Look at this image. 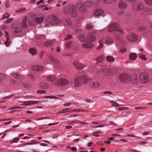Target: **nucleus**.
I'll return each instance as SVG.
<instances>
[{"instance_id": "obj_1", "label": "nucleus", "mask_w": 152, "mask_h": 152, "mask_svg": "<svg viewBox=\"0 0 152 152\" xmlns=\"http://www.w3.org/2000/svg\"><path fill=\"white\" fill-rule=\"evenodd\" d=\"M78 39L80 41H84L85 43L82 45V47L84 48H90L93 46V44L90 42L94 41L96 39V37L92 33L89 34L86 37L84 35L82 34L79 36Z\"/></svg>"}, {"instance_id": "obj_2", "label": "nucleus", "mask_w": 152, "mask_h": 152, "mask_svg": "<svg viewBox=\"0 0 152 152\" xmlns=\"http://www.w3.org/2000/svg\"><path fill=\"white\" fill-rule=\"evenodd\" d=\"M114 31H116L119 34H118V33H116L115 35V37L117 39H118L120 34L124 33L123 31L119 28L118 25L116 23H112L108 26L107 31L108 32Z\"/></svg>"}, {"instance_id": "obj_3", "label": "nucleus", "mask_w": 152, "mask_h": 152, "mask_svg": "<svg viewBox=\"0 0 152 152\" xmlns=\"http://www.w3.org/2000/svg\"><path fill=\"white\" fill-rule=\"evenodd\" d=\"M64 13L67 15H70L73 17H76L77 15L75 6L74 5L69 6L68 8H65Z\"/></svg>"}, {"instance_id": "obj_4", "label": "nucleus", "mask_w": 152, "mask_h": 152, "mask_svg": "<svg viewBox=\"0 0 152 152\" xmlns=\"http://www.w3.org/2000/svg\"><path fill=\"white\" fill-rule=\"evenodd\" d=\"M89 78L85 75L82 77H79L74 79V84L76 86H80L82 83L85 84L89 80Z\"/></svg>"}, {"instance_id": "obj_5", "label": "nucleus", "mask_w": 152, "mask_h": 152, "mask_svg": "<svg viewBox=\"0 0 152 152\" xmlns=\"http://www.w3.org/2000/svg\"><path fill=\"white\" fill-rule=\"evenodd\" d=\"M45 20L48 23L52 24H58L61 22L60 19L58 17L54 15L46 17Z\"/></svg>"}, {"instance_id": "obj_6", "label": "nucleus", "mask_w": 152, "mask_h": 152, "mask_svg": "<svg viewBox=\"0 0 152 152\" xmlns=\"http://www.w3.org/2000/svg\"><path fill=\"white\" fill-rule=\"evenodd\" d=\"M112 40L111 38L106 37L105 38H101L99 41V46L97 47L96 49L99 50L103 47V44H109L112 42Z\"/></svg>"}, {"instance_id": "obj_7", "label": "nucleus", "mask_w": 152, "mask_h": 152, "mask_svg": "<svg viewBox=\"0 0 152 152\" xmlns=\"http://www.w3.org/2000/svg\"><path fill=\"white\" fill-rule=\"evenodd\" d=\"M11 29L12 32L15 34H18L21 31V28L18 24L17 22H15L12 23Z\"/></svg>"}, {"instance_id": "obj_8", "label": "nucleus", "mask_w": 152, "mask_h": 152, "mask_svg": "<svg viewBox=\"0 0 152 152\" xmlns=\"http://www.w3.org/2000/svg\"><path fill=\"white\" fill-rule=\"evenodd\" d=\"M143 4L141 2H137L134 3L132 5V9L135 11L140 10L144 8Z\"/></svg>"}, {"instance_id": "obj_9", "label": "nucleus", "mask_w": 152, "mask_h": 152, "mask_svg": "<svg viewBox=\"0 0 152 152\" xmlns=\"http://www.w3.org/2000/svg\"><path fill=\"white\" fill-rule=\"evenodd\" d=\"M118 77L119 80L122 82H126L130 80V76L126 74H121Z\"/></svg>"}, {"instance_id": "obj_10", "label": "nucleus", "mask_w": 152, "mask_h": 152, "mask_svg": "<svg viewBox=\"0 0 152 152\" xmlns=\"http://www.w3.org/2000/svg\"><path fill=\"white\" fill-rule=\"evenodd\" d=\"M140 81L142 83H146L148 81V76L147 74H141L140 75Z\"/></svg>"}, {"instance_id": "obj_11", "label": "nucleus", "mask_w": 152, "mask_h": 152, "mask_svg": "<svg viewBox=\"0 0 152 152\" xmlns=\"http://www.w3.org/2000/svg\"><path fill=\"white\" fill-rule=\"evenodd\" d=\"M69 81L65 78H60L57 81V83L59 86H64L68 84Z\"/></svg>"}, {"instance_id": "obj_12", "label": "nucleus", "mask_w": 152, "mask_h": 152, "mask_svg": "<svg viewBox=\"0 0 152 152\" xmlns=\"http://www.w3.org/2000/svg\"><path fill=\"white\" fill-rule=\"evenodd\" d=\"M130 81H131L134 84H137L138 83V80L137 77V75L136 74H134L131 76H130Z\"/></svg>"}, {"instance_id": "obj_13", "label": "nucleus", "mask_w": 152, "mask_h": 152, "mask_svg": "<svg viewBox=\"0 0 152 152\" xmlns=\"http://www.w3.org/2000/svg\"><path fill=\"white\" fill-rule=\"evenodd\" d=\"M137 36L136 34H132L129 35L127 37V39L130 41L133 42L136 41L137 39Z\"/></svg>"}, {"instance_id": "obj_14", "label": "nucleus", "mask_w": 152, "mask_h": 152, "mask_svg": "<svg viewBox=\"0 0 152 152\" xmlns=\"http://www.w3.org/2000/svg\"><path fill=\"white\" fill-rule=\"evenodd\" d=\"M73 64L75 67L78 69H82L84 66L83 64L80 63L77 61H75L73 62Z\"/></svg>"}, {"instance_id": "obj_15", "label": "nucleus", "mask_w": 152, "mask_h": 152, "mask_svg": "<svg viewBox=\"0 0 152 152\" xmlns=\"http://www.w3.org/2000/svg\"><path fill=\"white\" fill-rule=\"evenodd\" d=\"M104 12V11L102 10L97 9L94 11L93 14L94 16H98L102 15Z\"/></svg>"}, {"instance_id": "obj_16", "label": "nucleus", "mask_w": 152, "mask_h": 152, "mask_svg": "<svg viewBox=\"0 0 152 152\" xmlns=\"http://www.w3.org/2000/svg\"><path fill=\"white\" fill-rule=\"evenodd\" d=\"M4 33H5V36L7 39L6 41L4 42V44L7 47H8L9 46V44L11 43L10 41L9 37V34L8 32L7 31L5 30L4 31Z\"/></svg>"}, {"instance_id": "obj_17", "label": "nucleus", "mask_w": 152, "mask_h": 152, "mask_svg": "<svg viewBox=\"0 0 152 152\" xmlns=\"http://www.w3.org/2000/svg\"><path fill=\"white\" fill-rule=\"evenodd\" d=\"M77 8L81 11H84L86 10V7L85 5L81 3L77 4Z\"/></svg>"}, {"instance_id": "obj_18", "label": "nucleus", "mask_w": 152, "mask_h": 152, "mask_svg": "<svg viewBox=\"0 0 152 152\" xmlns=\"http://www.w3.org/2000/svg\"><path fill=\"white\" fill-rule=\"evenodd\" d=\"M31 68L33 70L37 72H41L43 69L42 66L39 65L34 66L31 67Z\"/></svg>"}, {"instance_id": "obj_19", "label": "nucleus", "mask_w": 152, "mask_h": 152, "mask_svg": "<svg viewBox=\"0 0 152 152\" xmlns=\"http://www.w3.org/2000/svg\"><path fill=\"white\" fill-rule=\"evenodd\" d=\"M38 103H39V101H27L24 102L22 105H23L29 106L31 104H38Z\"/></svg>"}, {"instance_id": "obj_20", "label": "nucleus", "mask_w": 152, "mask_h": 152, "mask_svg": "<svg viewBox=\"0 0 152 152\" xmlns=\"http://www.w3.org/2000/svg\"><path fill=\"white\" fill-rule=\"evenodd\" d=\"M127 7V4L124 1L122 0H121L120 1L118 4L119 8L122 9H124L126 8Z\"/></svg>"}, {"instance_id": "obj_21", "label": "nucleus", "mask_w": 152, "mask_h": 152, "mask_svg": "<svg viewBox=\"0 0 152 152\" xmlns=\"http://www.w3.org/2000/svg\"><path fill=\"white\" fill-rule=\"evenodd\" d=\"M10 75H12L15 78H17L19 80H21L23 79V76L20 74H18L17 73L10 74Z\"/></svg>"}, {"instance_id": "obj_22", "label": "nucleus", "mask_w": 152, "mask_h": 152, "mask_svg": "<svg viewBox=\"0 0 152 152\" xmlns=\"http://www.w3.org/2000/svg\"><path fill=\"white\" fill-rule=\"evenodd\" d=\"M34 16L30 17L28 20V24L30 26L33 25L34 23Z\"/></svg>"}, {"instance_id": "obj_23", "label": "nucleus", "mask_w": 152, "mask_h": 152, "mask_svg": "<svg viewBox=\"0 0 152 152\" xmlns=\"http://www.w3.org/2000/svg\"><path fill=\"white\" fill-rule=\"evenodd\" d=\"M8 77V76L6 74L0 73V84L1 83L3 80L7 79Z\"/></svg>"}, {"instance_id": "obj_24", "label": "nucleus", "mask_w": 152, "mask_h": 152, "mask_svg": "<svg viewBox=\"0 0 152 152\" xmlns=\"http://www.w3.org/2000/svg\"><path fill=\"white\" fill-rule=\"evenodd\" d=\"M27 19L28 18L27 16H25L23 18L22 25V26L23 27H26L27 26Z\"/></svg>"}, {"instance_id": "obj_25", "label": "nucleus", "mask_w": 152, "mask_h": 152, "mask_svg": "<svg viewBox=\"0 0 152 152\" xmlns=\"http://www.w3.org/2000/svg\"><path fill=\"white\" fill-rule=\"evenodd\" d=\"M46 79L48 81L50 82H53L56 80L55 77L53 75H49L48 76Z\"/></svg>"}, {"instance_id": "obj_26", "label": "nucleus", "mask_w": 152, "mask_h": 152, "mask_svg": "<svg viewBox=\"0 0 152 152\" xmlns=\"http://www.w3.org/2000/svg\"><path fill=\"white\" fill-rule=\"evenodd\" d=\"M40 87L41 88L43 89H47L49 87V85L46 83H42L40 84Z\"/></svg>"}, {"instance_id": "obj_27", "label": "nucleus", "mask_w": 152, "mask_h": 152, "mask_svg": "<svg viewBox=\"0 0 152 152\" xmlns=\"http://www.w3.org/2000/svg\"><path fill=\"white\" fill-rule=\"evenodd\" d=\"M137 58L136 54L134 53H132L129 55V58L130 60H134Z\"/></svg>"}, {"instance_id": "obj_28", "label": "nucleus", "mask_w": 152, "mask_h": 152, "mask_svg": "<svg viewBox=\"0 0 152 152\" xmlns=\"http://www.w3.org/2000/svg\"><path fill=\"white\" fill-rule=\"evenodd\" d=\"M90 85L93 88H95L99 86L100 85L98 83L92 82L90 83Z\"/></svg>"}, {"instance_id": "obj_29", "label": "nucleus", "mask_w": 152, "mask_h": 152, "mask_svg": "<svg viewBox=\"0 0 152 152\" xmlns=\"http://www.w3.org/2000/svg\"><path fill=\"white\" fill-rule=\"evenodd\" d=\"M50 60L52 62L56 64H59V61L57 59L54 58L53 57L51 56L50 57Z\"/></svg>"}, {"instance_id": "obj_30", "label": "nucleus", "mask_w": 152, "mask_h": 152, "mask_svg": "<svg viewBox=\"0 0 152 152\" xmlns=\"http://www.w3.org/2000/svg\"><path fill=\"white\" fill-rule=\"evenodd\" d=\"M63 23L65 25L67 26H69L72 24L71 21L69 19H66Z\"/></svg>"}, {"instance_id": "obj_31", "label": "nucleus", "mask_w": 152, "mask_h": 152, "mask_svg": "<svg viewBox=\"0 0 152 152\" xmlns=\"http://www.w3.org/2000/svg\"><path fill=\"white\" fill-rule=\"evenodd\" d=\"M55 40L48 41L45 43V45L46 46L51 45L53 44V43L55 42Z\"/></svg>"}, {"instance_id": "obj_32", "label": "nucleus", "mask_w": 152, "mask_h": 152, "mask_svg": "<svg viewBox=\"0 0 152 152\" xmlns=\"http://www.w3.org/2000/svg\"><path fill=\"white\" fill-rule=\"evenodd\" d=\"M106 60L109 62H112L115 59L113 57L110 56H107L106 57Z\"/></svg>"}, {"instance_id": "obj_33", "label": "nucleus", "mask_w": 152, "mask_h": 152, "mask_svg": "<svg viewBox=\"0 0 152 152\" xmlns=\"http://www.w3.org/2000/svg\"><path fill=\"white\" fill-rule=\"evenodd\" d=\"M70 109V108H66L65 109H63L61 111L59 112V113H65L67 112H72V110H71Z\"/></svg>"}, {"instance_id": "obj_34", "label": "nucleus", "mask_w": 152, "mask_h": 152, "mask_svg": "<svg viewBox=\"0 0 152 152\" xmlns=\"http://www.w3.org/2000/svg\"><path fill=\"white\" fill-rule=\"evenodd\" d=\"M43 18L42 17L37 18L35 19V22L39 24L42 22L43 20Z\"/></svg>"}, {"instance_id": "obj_35", "label": "nucleus", "mask_w": 152, "mask_h": 152, "mask_svg": "<svg viewBox=\"0 0 152 152\" xmlns=\"http://www.w3.org/2000/svg\"><path fill=\"white\" fill-rule=\"evenodd\" d=\"M29 53L32 54V55H34L36 54L37 53L36 50L34 48H31L29 50Z\"/></svg>"}, {"instance_id": "obj_36", "label": "nucleus", "mask_w": 152, "mask_h": 152, "mask_svg": "<svg viewBox=\"0 0 152 152\" xmlns=\"http://www.w3.org/2000/svg\"><path fill=\"white\" fill-rule=\"evenodd\" d=\"M86 28L88 30H90L92 29L93 28V26L91 24H88L86 25Z\"/></svg>"}, {"instance_id": "obj_37", "label": "nucleus", "mask_w": 152, "mask_h": 152, "mask_svg": "<svg viewBox=\"0 0 152 152\" xmlns=\"http://www.w3.org/2000/svg\"><path fill=\"white\" fill-rule=\"evenodd\" d=\"M146 4L151 6L152 5V0H144Z\"/></svg>"}, {"instance_id": "obj_38", "label": "nucleus", "mask_w": 152, "mask_h": 152, "mask_svg": "<svg viewBox=\"0 0 152 152\" xmlns=\"http://www.w3.org/2000/svg\"><path fill=\"white\" fill-rule=\"evenodd\" d=\"M103 60V58L102 56L99 57L97 58L96 60L97 62H99L102 61Z\"/></svg>"}, {"instance_id": "obj_39", "label": "nucleus", "mask_w": 152, "mask_h": 152, "mask_svg": "<svg viewBox=\"0 0 152 152\" xmlns=\"http://www.w3.org/2000/svg\"><path fill=\"white\" fill-rule=\"evenodd\" d=\"M14 96V94H12L10 95H9L8 96L3 97L2 98V99L3 100H6L7 99H10L12 98V97H13Z\"/></svg>"}, {"instance_id": "obj_40", "label": "nucleus", "mask_w": 152, "mask_h": 152, "mask_svg": "<svg viewBox=\"0 0 152 152\" xmlns=\"http://www.w3.org/2000/svg\"><path fill=\"white\" fill-rule=\"evenodd\" d=\"M26 10V8H23L19 10L18 11H16V12H18L19 13H20L25 12Z\"/></svg>"}, {"instance_id": "obj_41", "label": "nucleus", "mask_w": 152, "mask_h": 152, "mask_svg": "<svg viewBox=\"0 0 152 152\" xmlns=\"http://www.w3.org/2000/svg\"><path fill=\"white\" fill-rule=\"evenodd\" d=\"M86 5L88 7H90L92 5V2L90 1H88L86 2Z\"/></svg>"}, {"instance_id": "obj_42", "label": "nucleus", "mask_w": 152, "mask_h": 152, "mask_svg": "<svg viewBox=\"0 0 152 152\" xmlns=\"http://www.w3.org/2000/svg\"><path fill=\"white\" fill-rule=\"evenodd\" d=\"M10 16V15L8 14V13H6L4 15H3V17L2 18V20H3L5 18H7L9 17Z\"/></svg>"}, {"instance_id": "obj_43", "label": "nucleus", "mask_w": 152, "mask_h": 152, "mask_svg": "<svg viewBox=\"0 0 152 152\" xmlns=\"http://www.w3.org/2000/svg\"><path fill=\"white\" fill-rule=\"evenodd\" d=\"M138 56L141 59L143 60H145L146 59V58L145 57V55H140L139 54L138 55Z\"/></svg>"}, {"instance_id": "obj_44", "label": "nucleus", "mask_w": 152, "mask_h": 152, "mask_svg": "<svg viewBox=\"0 0 152 152\" xmlns=\"http://www.w3.org/2000/svg\"><path fill=\"white\" fill-rule=\"evenodd\" d=\"M13 20V19L12 18H8L6 21L4 22V23H9L10 22L12 21Z\"/></svg>"}, {"instance_id": "obj_45", "label": "nucleus", "mask_w": 152, "mask_h": 152, "mask_svg": "<svg viewBox=\"0 0 152 152\" xmlns=\"http://www.w3.org/2000/svg\"><path fill=\"white\" fill-rule=\"evenodd\" d=\"M111 102L112 103V105L113 106L117 107H118L119 106L118 104V103L113 101H111Z\"/></svg>"}, {"instance_id": "obj_46", "label": "nucleus", "mask_w": 152, "mask_h": 152, "mask_svg": "<svg viewBox=\"0 0 152 152\" xmlns=\"http://www.w3.org/2000/svg\"><path fill=\"white\" fill-rule=\"evenodd\" d=\"M19 140L18 138L17 137H15L14 139L12 141H10V143H13L14 142H16Z\"/></svg>"}, {"instance_id": "obj_47", "label": "nucleus", "mask_w": 152, "mask_h": 152, "mask_svg": "<svg viewBox=\"0 0 152 152\" xmlns=\"http://www.w3.org/2000/svg\"><path fill=\"white\" fill-rule=\"evenodd\" d=\"M151 9L149 7H147L145 9L144 11L146 12H151Z\"/></svg>"}, {"instance_id": "obj_48", "label": "nucleus", "mask_w": 152, "mask_h": 152, "mask_svg": "<svg viewBox=\"0 0 152 152\" xmlns=\"http://www.w3.org/2000/svg\"><path fill=\"white\" fill-rule=\"evenodd\" d=\"M129 109V108L127 107H120L118 108V110L119 111H121L124 110H128Z\"/></svg>"}, {"instance_id": "obj_49", "label": "nucleus", "mask_w": 152, "mask_h": 152, "mask_svg": "<svg viewBox=\"0 0 152 152\" xmlns=\"http://www.w3.org/2000/svg\"><path fill=\"white\" fill-rule=\"evenodd\" d=\"M102 2L105 4H109L110 3V0H102Z\"/></svg>"}, {"instance_id": "obj_50", "label": "nucleus", "mask_w": 152, "mask_h": 152, "mask_svg": "<svg viewBox=\"0 0 152 152\" xmlns=\"http://www.w3.org/2000/svg\"><path fill=\"white\" fill-rule=\"evenodd\" d=\"M10 6V4H9V2L8 1H6L5 2V7H9Z\"/></svg>"}, {"instance_id": "obj_51", "label": "nucleus", "mask_w": 152, "mask_h": 152, "mask_svg": "<svg viewBox=\"0 0 152 152\" xmlns=\"http://www.w3.org/2000/svg\"><path fill=\"white\" fill-rule=\"evenodd\" d=\"M37 93L39 94H44L46 92V91L45 90H39L37 91Z\"/></svg>"}, {"instance_id": "obj_52", "label": "nucleus", "mask_w": 152, "mask_h": 152, "mask_svg": "<svg viewBox=\"0 0 152 152\" xmlns=\"http://www.w3.org/2000/svg\"><path fill=\"white\" fill-rule=\"evenodd\" d=\"M72 54L71 53H68L66 55V58L69 59H70L72 57Z\"/></svg>"}, {"instance_id": "obj_53", "label": "nucleus", "mask_w": 152, "mask_h": 152, "mask_svg": "<svg viewBox=\"0 0 152 152\" xmlns=\"http://www.w3.org/2000/svg\"><path fill=\"white\" fill-rule=\"evenodd\" d=\"M72 37V36L71 35H68L65 38V39H69Z\"/></svg>"}, {"instance_id": "obj_54", "label": "nucleus", "mask_w": 152, "mask_h": 152, "mask_svg": "<svg viewBox=\"0 0 152 152\" xmlns=\"http://www.w3.org/2000/svg\"><path fill=\"white\" fill-rule=\"evenodd\" d=\"M72 112H73V111H76L77 112H83L84 111L82 110H81V109H77V110H72Z\"/></svg>"}, {"instance_id": "obj_55", "label": "nucleus", "mask_w": 152, "mask_h": 152, "mask_svg": "<svg viewBox=\"0 0 152 152\" xmlns=\"http://www.w3.org/2000/svg\"><path fill=\"white\" fill-rule=\"evenodd\" d=\"M79 121H71V122H70V123H69V124H72L74 123H77V122L78 123H79Z\"/></svg>"}, {"instance_id": "obj_56", "label": "nucleus", "mask_w": 152, "mask_h": 152, "mask_svg": "<svg viewBox=\"0 0 152 152\" xmlns=\"http://www.w3.org/2000/svg\"><path fill=\"white\" fill-rule=\"evenodd\" d=\"M124 13V11L123 10H121L119 12H118V14L119 15H121L123 14Z\"/></svg>"}, {"instance_id": "obj_57", "label": "nucleus", "mask_w": 152, "mask_h": 152, "mask_svg": "<svg viewBox=\"0 0 152 152\" xmlns=\"http://www.w3.org/2000/svg\"><path fill=\"white\" fill-rule=\"evenodd\" d=\"M71 149L73 152H76L77 151V148L75 147H72Z\"/></svg>"}, {"instance_id": "obj_58", "label": "nucleus", "mask_w": 152, "mask_h": 152, "mask_svg": "<svg viewBox=\"0 0 152 152\" xmlns=\"http://www.w3.org/2000/svg\"><path fill=\"white\" fill-rule=\"evenodd\" d=\"M138 29L140 30H143L145 29V27L143 26H141L139 27Z\"/></svg>"}, {"instance_id": "obj_59", "label": "nucleus", "mask_w": 152, "mask_h": 152, "mask_svg": "<svg viewBox=\"0 0 152 152\" xmlns=\"http://www.w3.org/2000/svg\"><path fill=\"white\" fill-rule=\"evenodd\" d=\"M29 77L33 80L35 79V77L32 75H29Z\"/></svg>"}, {"instance_id": "obj_60", "label": "nucleus", "mask_w": 152, "mask_h": 152, "mask_svg": "<svg viewBox=\"0 0 152 152\" xmlns=\"http://www.w3.org/2000/svg\"><path fill=\"white\" fill-rule=\"evenodd\" d=\"M104 94H112V93L110 91H105L103 93Z\"/></svg>"}, {"instance_id": "obj_61", "label": "nucleus", "mask_w": 152, "mask_h": 152, "mask_svg": "<svg viewBox=\"0 0 152 152\" xmlns=\"http://www.w3.org/2000/svg\"><path fill=\"white\" fill-rule=\"evenodd\" d=\"M70 45L71 42H68L66 44V46L68 48H69L70 47Z\"/></svg>"}, {"instance_id": "obj_62", "label": "nucleus", "mask_w": 152, "mask_h": 152, "mask_svg": "<svg viewBox=\"0 0 152 152\" xmlns=\"http://www.w3.org/2000/svg\"><path fill=\"white\" fill-rule=\"evenodd\" d=\"M79 123H80L84 125H87L88 124V123L87 122H82L79 121Z\"/></svg>"}, {"instance_id": "obj_63", "label": "nucleus", "mask_w": 152, "mask_h": 152, "mask_svg": "<svg viewBox=\"0 0 152 152\" xmlns=\"http://www.w3.org/2000/svg\"><path fill=\"white\" fill-rule=\"evenodd\" d=\"M59 99V98L58 97L51 96V99Z\"/></svg>"}, {"instance_id": "obj_64", "label": "nucleus", "mask_w": 152, "mask_h": 152, "mask_svg": "<svg viewBox=\"0 0 152 152\" xmlns=\"http://www.w3.org/2000/svg\"><path fill=\"white\" fill-rule=\"evenodd\" d=\"M10 82L12 83H15L16 82V81L14 79H11L10 80Z\"/></svg>"}]
</instances>
